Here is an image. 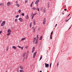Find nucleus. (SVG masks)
<instances>
[{"label": "nucleus", "instance_id": "1", "mask_svg": "<svg viewBox=\"0 0 72 72\" xmlns=\"http://www.w3.org/2000/svg\"><path fill=\"white\" fill-rule=\"evenodd\" d=\"M33 40L34 43H35V44H36L37 43V42H38V40L35 37L34 38Z\"/></svg>", "mask_w": 72, "mask_h": 72}, {"label": "nucleus", "instance_id": "63", "mask_svg": "<svg viewBox=\"0 0 72 72\" xmlns=\"http://www.w3.org/2000/svg\"><path fill=\"white\" fill-rule=\"evenodd\" d=\"M6 72H8V71H6Z\"/></svg>", "mask_w": 72, "mask_h": 72}, {"label": "nucleus", "instance_id": "54", "mask_svg": "<svg viewBox=\"0 0 72 72\" xmlns=\"http://www.w3.org/2000/svg\"><path fill=\"white\" fill-rule=\"evenodd\" d=\"M51 36H52V34H51L50 35V37H51Z\"/></svg>", "mask_w": 72, "mask_h": 72}, {"label": "nucleus", "instance_id": "3", "mask_svg": "<svg viewBox=\"0 0 72 72\" xmlns=\"http://www.w3.org/2000/svg\"><path fill=\"white\" fill-rule=\"evenodd\" d=\"M28 54H29V51H28L26 55V59L27 58V57H28Z\"/></svg>", "mask_w": 72, "mask_h": 72}, {"label": "nucleus", "instance_id": "59", "mask_svg": "<svg viewBox=\"0 0 72 72\" xmlns=\"http://www.w3.org/2000/svg\"><path fill=\"white\" fill-rule=\"evenodd\" d=\"M58 65H59V64H58V63L57 64V66H58Z\"/></svg>", "mask_w": 72, "mask_h": 72}, {"label": "nucleus", "instance_id": "38", "mask_svg": "<svg viewBox=\"0 0 72 72\" xmlns=\"http://www.w3.org/2000/svg\"><path fill=\"white\" fill-rule=\"evenodd\" d=\"M25 3H27V2H28V0H26L25 1Z\"/></svg>", "mask_w": 72, "mask_h": 72}, {"label": "nucleus", "instance_id": "8", "mask_svg": "<svg viewBox=\"0 0 72 72\" xmlns=\"http://www.w3.org/2000/svg\"><path fill=\"white\" fill-rule=\"evenodd\" d=\"M46 22V19L44 18V20L43 22V24H45V22Z\"/></svg>", "mask_w": 72, "mask_h": 72}, {"label": "nucleus", "instance_id": "34", "mask_svg": "<svg viewBox=\"0 0 72 72\" xmlns=\"http://www.w3.org/2000/svg\"><path fill=\"white\" fill-rule=\"evenodd\" d=\"M17 21H18V19H15V21L16 22H17Z\"/></svg>", "mask_w": 72, "mask_h": 72}, {"label": "nucleus", "instance_id": "49", "mask_svg": "<svg viewBox=\"0 0 72 72\" xmlns=\"http://www.w3.org/2000/svg\"><path fill=\"white\" fill-rule=\"evenodd\" d=\"M40 28H38V31H39L40 30Z\"/></svg>", "mask_w": 72, "mask_h": 72}, {"label": "nucleus", "instance_id": "19", "mask_svg": "<svg viewBox=\"0 0 72 72\" xmlns=\"http://www.w3.org/2000/svg\"><path fill=\"white\" fill-rule=\"evenodd\" d=\"M33 2H32L31 4L30 5V7H32V5H33Z\"/></svg>", "mask_w": 72, "mask_h": 72}, {"label": "nucleus", "instance_id": "44", "mask_svg": "<svg viewBox=\"0 0 72 72\" xmlns=\"http://www.w3.org/2000/svg\"><path fill=\"white\" fill-rule=\"evenodd\" d=\"M53 31H52L51 33V35H52V34H53Z\"/></svg>", "mask_w": 72, "mask_h": 72}, {"label": "nucleus", "instance_id": "43", "mask_svg": "<svg viewBox=\"0 0 72 72\" xmlns=\"http://www.w3.org/2000/svg\"><path fill=\"white\" fill-rule=\"evenodd\" d=\"M1 33H2V31H0V34H1Z\"/></svg>", "mask_w": 72, "mask_h": 72}, {"label": "nucleus", "instance_id": "30", "mask_svg": "<svg viewBox=\"0 0 72 72\" xmlns=\"http://www.w3.org/2000/svg\"><path fill=\"white\" fill-rule=\"evenodd\" d=\"M10 34H11V33H8L7 34V35L8 36H9V35H10Z\"/></svg>", "mask_w": 72, "mask_h": 72}, {"label": "nucleus", "instance_id": "62", "mask_svg": "<svg viewBox=\"0 0 72 72\" xmlns=\"http://www.w3.org/2000/svg\"><path fill=\"white\" fill-rule=\"evenodd\" d=\"M69 15H70V14H69V15H69Z\"/></svg>", "mask_w": 72, "mask_h": 72}, {"label": "nucleus", "instance_id": "37", "mask_svg": "<svg viewBox=\"0 0 72 72\" xmlns=\"http://www.w3.org/2000/svg\"><path fill=\"white\" fill-rule=\"evenodd\" d=\"M18 17H19V15H16V18H18Z\"/></svg>", "mask_w": 72, "mask_h": 72}, {"label": "nucleus", "instance_id": "20", "mask_svg": "<svg viewBox=\"0 0 72 72\" xmlns=\"http://www.w3.org/2000/svg\"><path fill=\"white\" fill-rule=\"evenodd\" d=\"M20 68L21 69H23V66H20Z\"/></svg>", "mask_w": 72, "mask_h": 72}, {"label": "nucleus", "instance_id": "7", "mask_svg": "<svg viewBox=\"0 0 72 72\" xmlns=\"http://www.w3.org/2000/svg\"><path fill=\"white\" fill-rule=\"evenodd\" d=\"M45 67L46 68V67H47V68H48L49 67V64H46V63L45 64Z\"/></svg>", "mask_w": 72, "mask_h": 72}, {"label": "nucleus", "instance_id": "46", "mask_svg": "<svg viewBox=\"0 0 72 72\" xmlns=\"http://www.w3.org/2000/svg\"><path fill=\"white\" fill-rule=\"evenodd\" d=\"M18 1H16L15 3H16V4H17V3H18Z\"/></svg>", "mask_w": 72, "mask_h": 72}, {"label": "nucleus", "instance_id": "42", "mask_svg": "<svg viewBox=\"0 0 72 72\" xmlns=\"http://www.w3.org/2000/svg\"><path fill=\"white\" fill-rule=\"evenodd\" d=\"M17 46L18 48H21V47L19 46Z\"/></svg>", "mask_w": 72, "mask_h": 72}, {"label": "nucleus", "instance_id": "23", "mask_svg": "<svg viewBox=\"0 0 72 72\" xmlns=\"http://www.w3.org/2000/svg\"><path fill=\"white\" fill-rule=\"evenodd\" d=\"M32 22H31L30 23V28H31V27H32Z\"/></svg>", "mask_w": 72, "mask_h": 72}, {"label": "nucleus", "instance_id": "14", "mask_svg": "<svg viewBox=\"0 0 72 72\" xmlns=\"http://www.w3.org/2000/svg\"><path fill=\"white\" fill-rule=\"evenodd\" d=\"M32 29L33 30V32H35V28L33 27H32Z\"/></svg>", "mask_w": 72, "mask_h": 72}, {"label": "nucleus", "instance_id": "31", "mask_svg": "<svg viewBox=\"0 0 72 72\" xmlns=\"http://www.w3.org/2000/svg\"><path fill=\"white\" fill-rule=\"evenodd\" d=\"M18 12L19 13H20L21 12V9H20L19 10Z\"/></svg>", "mask_w": 72, "mask_h": 72}, {"label": "nucleus", "instance_id": "17", "mask_svg": "<svg viewBox=\"0 0 72 72\" xmlns=\"http://www.w3.org/2000/svg\"><path fill=\"white\" fill-rule=\"evenodd\" d=\"M4 3H2L1 4H0V5L1 6H4Z\"/></svg>", "mask_w": 72, "mask_h": 72}, {"label": "nucleus", "instance_id": "56", "mask_svg": "<svg viewBox=\"0 0 72 72\" xmlns=\"http://www.w3.org/2000/svg\"><path fill=\"white\" fill-rule=\"evenodd\" d=\"M57 26V24H56L55 27H56V26Z\"/></svg>", "mask_w": 72, "mask_h": 72}, {"label": "nucleus", "instance_id": "15", "mask_svg": "<svg viewBox=\"0 0 72 72\" xmlns=\"http://www.w3.org/2000/svg\"><path fill=\"white\" fill-rule=\"evenodd\" d=\"M43 12L44 13H45L46 12V8H44L43 9Z\"/></svg>", "mask_w": 72, "mask_h": 72}, {"label": "nucleus", "instance_id": "41", "mask_svg": "<svg viewBox=\"0 0 72 72\" xmlns=\"http://www.w3.org/2000/svg\"><path fill=\"white\" fill-rule=\"evenodd\" d=\"M41 59H42V56L40 57V60H41Z\"/></svg>", "mask_w": 72, "mask_h": 72}, {"label": "nucleus", "instance_id": "50", "mask_svg": "<svg viewBox=\"0 0 72 72\" xmlns=\"http://www.w3.org/2000/svg\"><path fill=\"white\" fill-rule=\"evenodd\" d=\"M50 39H52V37H50Z\"/></svg>", "mask_w": 72, "mask_h": 72}, {"label": "nucleus", "instance_id": "52", "mask_svg": "<svg viewBox=\"0 0 72 72\" xmlns=\"http://www.w3.org/2000/svg\"><path fill=\"white\" fill-rule=\"evenodd\" d=\"M71 28V27H70V28H69L68 30H69V29H70V28Z\"/></svg>", "mask_w": 72, "mask_h": 72}, {"label": "nucleus", "instance_id": "64", "mask_svg": "<svg viewBox=\"0 0 72 72\" xmlns=\"http://www.w3.org/2000/svg\"><path fill=\"white\" fill-rule=\"evenodd\" d=\"M68 16H69V15H68Z\"/></svg>", "mask_w": 72, "mask_h": 72}, {"label": "nucleus", "instance_id": "22", "mask_svg": "<svg viewBox=\"0 0 72 72\" xmlns=\"http://www.w3.org/2000/svg\"><path fill=\"white\" fill-rule=\"evenodd\" d=\"M8 49H9V46H8L6 48V51H8Z\"/></svg>", "mask_w": 72, "mask_h": 72}, {"label": "nucleus", "instance_id": "6", "mask_svg": "<svg viewBox=\"0 0 72 72\" xmlns=\"http://www.w3.org/2000/svg\"><path fill=\"white\" fill-rule=\"evenodd\" d=\"M35 47H33L32 48V53H33L34 51H35Z\"/></svg>", "mask_w": 72, "mask_h": 72}, {"label": "nucleus", "instance_id": "24", "mask_svg": "<svg viewBox=\"0 0 72 72\" xmlns=\"http://www.w3.org/2000/svg\"><path fill=\"white\" fill-rule=\"evenodd\" d=\"M42 36H41L39 39L40 40H42Z\"/></svg>", "mask_w": 72, "mask_h": 72}, {"label": "nucleus", "instance_id": "39", "mask_svg": "<svg viewBox=\"0 0 72 72\" xmlns=\"http://www.w3.org/2000/svg\"><path fill=\"white\" fill-rule=\"evenodd\" d=\"M48 8H49V7H50V6H49V3H48Z\"/></svg>", "mask_w": 72, "mask_h": 72}, {"label": "nucleus", "instance_id": "51", "mask_svg": "<svg viewBox=\"0 0 72 72\" xmlns=\"http://www.w3.org/2000/svg\"><path fill=\"white\" fill-rule=\"evenodd\" d=\"M33 17H32V19H33Z\"/></svg>", "mask_w": 72, "mask_h": 72}, {"label": "nucleus", "instance_id": "47", "mask_svg": "<svg viewBox=\"0 0 72 72\" xmlns=\"http://www.w3.org/2000/svg\"><path fill=\"white\" fill-rule=\"evenodd\" d=\"M66 10H67V9L65 8L64 9V10H65V11H66Z\"/></svg>", "mask_w": 72, "mask_h": 72}, {"label": "nucleus", "instance_id": "53", "mask_svg": "<svg viewBox=\"0 0 72 72\" xmlns=\"http://www.w3.org/2000/svg\"><path fill=\"white\" fill-rule=\"evenodd\" d=\"M0 22H2V20H1L0 21Z\"/></svg>", "mask_w": 72, "mask_h": 72}, {"label": "nucleus", "instance_id": "32", "mask_svg": "<svg viewBox=\"0 0 72 72\" xmlns=\"http://www.w3.org/2000/svg\"><path fill=\"white\" fill-rule=\"evenodd\" d=\"M33 24H34V25H35V21H33Z\"/></svg>", "mask_w": 72, "mask_h": 72}, {"label": "nucleus", "instance_id": "21", "mask_svg": "<svg viewBox=\"0 0 72 72\" xmlns=\"http://www.w3.org/2000/svg\"><path fill=\"white\" fill-rule=\"evenodd\" d=\"M26 53H24L22 55V57H24V56H25L26 55Z\"/></svg>", "mask_w": 72, "mask_h": 72}, {"label": "nucleus", "instance_id": "33", "mask_svg": "<svg viewBox=\"0 0 72 72\" xmlns=\"http://www.w3.org/2000/svg\"><path fill=\"white\" fill-rule=\"evenodd\" d=\"M21 15H22V16H24V13H22L21 14Z\"/></svg>", "mask_w": 72, "mask_h": 72}, {"label": "nucleus", "instance_id": "35", "mask_svg": "<svg viewBox=\"0 0 72 72\" xmlns=\"http://www.w3.org/2000/svg\"><path fill=\"white\" fill-rule=\"evenodd\" d=\"M37 13H35V14H33V15L35 16V15H36Z\"/></svg>", "mask_w": 72, "mask_h": 72}, {"label": "nucleus", "instance_id": "18", "mask_svg": "<svg viewBox=\"0 0 72 72\" xmlns=\"http://www.w3.org/2000/svg\"><path fill=\"white\" fill-rule=\"evenodd\" d=\"M26 39V38H22L21 40H20V41H23V40H24Z\"/></svg>", "mask_w": 72, "mask_h": 72}, {"label": "nucleus", "instance_id": "40", "mask_svg": "<svg viewBox=\"0 0 72 72\" xmlns=\"http://www.w3.org/2000/svg\"><path fill=\"white\" fill-rule=\"evenodd\" d=\"M50 68H51V63H50Z\"/></svg>", "mask_w": 72, "mask_h": 72}, {"label": "nucleus", "instance_id": "58", "mask_svg": "<svg viewBox=\"0 0 72 72\" xmlns=\"http://www.w3.org/2000/svg\"><path fill=\"white\" fill-rule=\"evenodd\" d=\"M40 72H42V71H40Z\"/></svg>", "mask_w": 72, "mask_h": 72}, {"label": "nucleus", "instance_id": "48", "mask_svg": "<svg viewBox=\"0 0 72 72\" xmlns=\"http://www.w3.org/2000/svg\"><path fill=\"white\" fill-rule=\"evenodd\" d=\"M27 48H28L27 46H25V48H26V49H27Z\"/></svg>", "mask_w": 72, "mask_h": 72}, {"label": "nucleus", "instance_id": "11", "mask_svg": "<svg viewBox=\"0 0 72 72\" xmlns=\"http://www.w3.org/2000/svg\"><path fill=\"white\" fill-rule=\"evenodd\" d=\"M25 18H26V19H28V18H29L28 15H26V16H25Z\"/></svg>", "mask_w": 72, "mask_h": 72}, {"label": "nucleus", "instance_id": "45", "mask_svg": "<svg viewBox=\"0 0 72 72\" xmlns=\"http://www.w3.org/2000/svg\"><path fill=\"white\" fill-rule=\"evenodd\" d=\"M21 48L22 50H23V47H21Z\"/></svg>", "mask_w": 72, "mask_h": 72}, {"label": "nucleus", "instance_id": "9", "mask_svg": "<svg viewBox=\"0 0 72 72\" xmlns=\"http://www.w3.org/2000/svg\"><path fill=\"white\" fill-rule=\"evenodd\" d=\"M19 20L20 21V22H23V20L21 18H20L19 19Z\"/></svg>", "mask_w": 72, "mask_h": 72}, {"label": "nucleus", "instance_id": "36", "mask_svg": "<svg viewBox=\"0 0 72 72\" xmlns=\"http://www.w3.org/2000/svg\"><path fill=\"white\" fill-rule=\"evenodd\" d=\"M40 10L42 11V7L40 8Z\"/></svg>", "mask_w": 72, "mask_h": 72}, {"label": "nucleus", "instance_id": "25", "mask_svg": "<svg viewBox=\"0 0 72 72\" xmlns=\"http://www.w3.org/2000/svg\"><path fill=\"white\" fill-rule=\"evenodd\" d=\"M71 17L68 20H66V22H68V21H69V19H71Z\"/></svg>", "mask_w": 72, "mask_h": 72}, {"label": "nucleus", "instance_id": "16", "mask_svg": "<svg viewBox=\"0 0 72 72\" xmlns=\"http://www.w3.org/2000/svg\"><path fill=\"white\" fill-rule=\"evenodd\" d=\"M16 6H17V7H20V5H19V4H16Z\"/></svg>", "mask_w": 72, "mask_h": 72}, {"label": "nucleus", "instance_id": "4", "mask_svg": "<svg viewBox=\"0 0 72 72\" xmlns=\"http://www.w3.org/2000/svg\"><path fill=\"white\" fill-rule=\"evenodd\" d=\"M37 53V51H36L33 54V58H35V56H36V54Z\"/></svg>", "mask_w": 72, "mask_h": 72}, {"label": "nucleus", "instance_id": "12", "mask_svg": "<svg viewBox=\"0 0 72 72\" xmlns=\"http://www.w3.org/2000/svg\"><path fill=\"white\" fill-rule=\"evenodd\" d=\"M12 48L13 49H14V50H16V49H17V47L15 46H13Z\"/></svg>", "mask_w": 72, "mask_h": 72}, {"label": "nucleus", "instance_id": "28", "mask_svg": "<svg viewBox=\"0 0 72 72\" xmlns=\"http://www.w3.org/2000/svg\"><path fill=\"white\" fill-rule=\"evenodd\" d=\"M32 9L33 10H35L36 9V8H35V7H33Z\"/></svg>", "mask_w": 72, "mask_h": 72}, {"label": "nucleus", "instance_id": "2", "mask_svg": "<svg viewBox=\"0 0 72 72\" xmlns=\"http://www.w3.org/2000/svg\"><path fill=\"white\" fill-rule=\"evenodd\" d=\"M5 21H3L1 24V26H4L5 25Z\"/></svg>", "mask_w": 72, "mask_h": 72}, {"label": "nucleus", "instance_id": "27", "mask_svg": "<svg viewBox=\"0 0 72 72\" xmlns=\"http://www.w3.org/2000/svg\"><path fill=\"white\" fill-rule=\"evenodd\" d=\"M37 40H39V36H38V35H37Z\"/></svg>", "mask_w": 72, "mask_h": 72}, {"label": "nucleus", "instance_id": "61", "mask_svg": "<svg viewBox=\"0 0 72 72\" xmlns=\"http://www.w3.org/2000/svg\"><path fill=\"white\" fill-rule=\"evenodd\" d=\"M64 14V13H62V14Z\"/></svg>", "mask_w": 72, "mask_h": 72}, {"label": "nucleus", "instance_id": "29", "mask_svg": "<svg viewBox=\"0 0 72 72\" xmlns=\"http://www.w3.org/2000/svg\"><path fill=\"white\" fill-rule=\"evenodd\" d=\"M37 10H38V11L39 12L40 11L39 8H37Z\"/></svg>", "mask_w": 72, "mask_h": 72}, {"label": "nucleus", "instance_id": "57", "mask_svg": "<svg viewBox=\"0 0 72 72\" xmlns=\"http://www.w3.org/2000/svg\"><path fill=\"white\" fill-rule=\"evenodd\" d=\"M32 17H34V16H33V15Z\"/></svg>", "mask_w": 72, "mask_h": 72}, {"label": "nucleus", "instance_id": "55", "mask_svg": "<svg viewBox=\"0 0 72 72\" xmlns=\"http://www.w3.org/2000/svg\"><path fill=\"white\" fill-rule=\"evenodd\" d=\"M65 8H66V6L65 5Z\"/></svg>", "mask_w": 72, "mask_h": 72}, {"label": "nucleus", "instance_id": "5", "mask_svg": "<svg viewBox=\"0 0 72 72\" xmlns=\"http://www.w3.org/2000/svg\"><path fill=\"white\" fill-rule=\"evenodd\" d=\"M11 4V3H10L9 2H8L7 3V6H10V5Z\"/></svg>", "mask_w": 72, "mask_h": 72}, {"label": "nucleus", "instance_id": "26", "mask_svg": "<svg viewBox=\"0 0 72 72\" xmlns=\"http://www.w3.org/2000/svg\"><path fill=\"white\" fill-rule=\"evenodd\" d=\"M19 71L20 72H24V71L22 69L20 70Z\"/></svg>", "mask_w": 72, "mask_h": 72}, {"label": "nucleus", "instance_id": "60", "mask_svg": "<svg viewBox=\"0 0 72 72\" xmlns=\"http://www.w3.org/2000/svg\"><path fill=\"white\" fill-rule=\"evenodd\" d=\"M37 6H38V5H37Z\"/></svg>", "mask_w": 72, "mask_h": 72}, {"label": "nucleus", "instance_id": "13", "mask_svg": "<svg viewBox=\"0 0 72 72\" xmlns=\"http://www.w3.org/2000/svg\"><path fill=\"white\" fill-rule=\"evenodd\" d=\"M7 32H8V33H10V32H11V30L9 29H8L7 31Z\"/></svg>", "mask_w": 72, "mask_h": 72}, {"label": "nucleus", "instance_id": "10", "mask_svg": "<svg viewBox=\"0 0 72 72\" xmlns=\"http://www.w3.org/2000/svg\"><path fill=\"white\" fill-rule=\"evenodd\" d=\"M39 0H37L35 2V4H37L39 3Z\"/></svg>", "mask_w": 72, "mask_h": 72}]
</instances>
